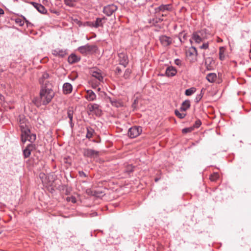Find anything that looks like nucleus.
I'll use <instances>...</instances> for the list:
<instances>
[{
    "mask_svg": "<svg viewBox=\"0 0 251 251\" xmlns=\"http://www.w3.org/2000/svg\"><path fill=\"white\" fill-rule=\"evenodd\" d=\"M52 87L51 83L46 84L41 87L39 97L34 98L32 100L37 107L41 105H46L51 101L55 95Z\"/></svg>",
    "mask_w": 251,
    "mask_h": 251,
    "instance_id": "f257e3e1",
    "label": "nucleus"
},
{
    "mask_svg": "<svg viewBox=\"0 0 251 251\" xmlns=\"http://www.w3.org/2000/svg\"><path fill=\"white\" fill-rule=\"evenodd\" d=\"M19 124L22 132L21 140L22 142L25 143L26 141H28L31 143H33L36 139V136L35 134L31 133L28 120L25 119L24 116H20Z\"/></svg>",
    "mask_w": 251,
    "mask_h": 251,
    "instance_id": "f03ea898",
    "label": "nucleus"
},
{
    "mask_svg": "<svg viewBox=\"0 0 251 251\" xmlns=\"http://www.w3.org/2000/svg\"><path fill=\"white\" fill-rule=\"evenodd\" d=\"M97 50V47L96 45H89V44L80 46L77 48L78 51L84 55L95 52Z\"/></svg>",
    "mask_w": 251,
    "mask_h": 251,
    "instance_id": "7ed1b4c3",
    "label": "nucleus"
},
{
    "mask_svg": "<svg viewBox=\"0 0 251 251\" xmlns=\"http://www.w3.org/2000/svg\"><path fill=\"white\" fill-rule=\"evenodd\" d=\"M142 127L140 126H134L130 127L128 131V136L130 138H134L141 134Z\"/></svg>",
    "mask_w": 251,
    "mask_h": 251,
    "instance_id": "20e7f679",
    "label": "nucleus"
},
{
    "mask_svg": "<svg viewBox=\"0 0 251 251\" xmlns=\"http://www.w3.org/2000/svg\"><path fill=\"white\" fill-rule=\"evenodd\" d=\"M118 7L114 4H111L104 6L103 8V13L107 16H111L117 10Z\"/></svg>",
    "mask_w": 251,
    "mask_h": 251,
    "instance_id": "39448f33",
    "label": "nucleus"
},
{
    "mask_svg": "<svg viewBox=\"0 0 251 251\" xmlns=\"http://www.w3.org/2000/svg\"><path fill=\"white\" fill-rule=\"evenodd\" d=\"M119 64L126 67L128 64L129 60L127 55L123 52L118 53Z\"/></svg>",
    "mask_w": 251,
    "mask_h": 251,
    "instance_id": "423d86ee",
    "label": "nucleus"
},
{
    "mask_svg": "<svg viewBox=\"0 0 251 251\" xmlns=\"http://www.w3.org/2000/svg\"><path fill=\"white\" fill-rule=\"evenodd\" d=\"M106 20L107 18L104 16L102 18H97L95 21H91L92 26V27L96 28H97L99 27H102Z\"/></svg>",
    "mask_w": 251,
    "mask_h": 251,
    "instance_id": "0eeeda50",
    "label": "nucleus"
},
{
    "mask_svg": "<svg viewBox=\"0 0 251 251\" xmlns=\"http://www.w3.org/2000/svg\"><path fill=\"white\" fill-rule=\"evenodd\" d=\"M32 143L28 144L25 148L23 150L24 158L29 157L31 154V151L35 149V145Z\"/></svg>",
    "mask_w": 251,
    "mask_h": 251,
    "instance_id": "6e6552de",
    "label": "nucleus"
},
{
    "mask_svg": "<svg viewBox=\"0 0 251 251\" xmlns=\"http://www.w3.org/2000/svg\"><path fill=\"white\" fill-rule=\"evenodd\" d=\"M88 108L90 112H94L97 116H100L101 110L100 109V105L97 103H92L88 105Z\"/></svg>",
    "mask_w": 251,
    "mask_h": 251,
    "instance_id": "1a4fd4ad",
    "label": "nucleus"
},
{
    "mask_svg": "<svg viewBox=\"0 0 251 251\" xmlns=\"http://www.w3.org/2000/svg\"><path fill=\"white\" fill-rule=\"evenodd\" d=\"M99 155V151L90 149H85L83 151V155L87 157H94Z\"/></svg>",
    "mask_w": 251,
    "mask_h": 251,
    "instance_id": "9d476101",
    "label": "nucleus"
},
{
    "mask_svg": "<svg viewBox=\"0 0 251 251\" xmlns=\"http://www.w3.org/2000/svg\"><path fill=\"white\" fill-rule=\"evenodd\" d=\"M159 40L161 44L164 47H167L170 45L172 43V39L171 37L166 35H162L159 37Z\"/></svg>",
    "mask_w": 251,
    "mask_h": 251,
    "instance_id": "9b49d317",
    "label": "nucleus"
},
{
    "mask_svg": "<svg viewBox=\"0 0 251 251\" xmlns=\"http://www.w3.org/2000/svg\"><path fill=\"white\" fill-rule=\"evenodd\" d=\"M171 4H161L157 7L154 8L155 13L158 14L160 12H165L166 11L171 10Z\"/></svg>",
    "mask_w": 251,
    "mask_h": 251,
    "instance_id": "f8f14e48",
    "label": "nucleus"
},
{
    "mask_svg": "<svg viewBox=\"0 0 251 251\" xmlns=\"http://www.w3.org/2000/svg\"><path fill=\"white\" fill-rule=\"evenodd\" d=\"M50 75L47 72H44L42 75V76L40 78L39 81L41 86L46 85V84L51 83L48 79L49 78Z\"/></svg>",
    "mask_w": 251,
    "mask_h": 251,
    "instance_id": "ddd939ff",
    "label": "nucleus"
},
{
    "mask_svg": "<svg viewBox=\"0 0 251 251\" xmlns=\"http://www.w3.org/2000/svg\"><path fill=\"white\" fill-rule=\"evenodd\" d=\"M31 4L40 13H41L42 14H46L47 13V10L42 4H41L40 3H37V2H31Z\"/></svg>",
    "mask_w": 251,
    "mask_h": 251,
    "instance_id": "4468645a",
    "label": "nucleus"
},
{
    "mask_svg": "<svg viewBox=\"0 0 251 251\" xmlns=\"http://www.w3.org/2000/svg\"><path fill=\"white\" fill-rule=\"evenodd\" d=\"M85 97L88 101H94L96 100L97 96L92 90H87Z\"/></svg>",
    "mask_w": 251,
    "mask_h": 251,
    "instance_id": "2eb2a0df",
    "label": "nucleus"
},
{
    "mask_svg": "<svg viewBox=\"0 0 251 251\" xmlns=\"http://www.w3.org/2000/svg\"><path fill=\"white\" fill-rule=\"evenodd\" d=\"M92 76L97 78L100 82L103 81V77L100 70L97 69L96 71H91Z\"/></svg>",
    "mask_w": 251,
    "mask_h": 251,
    "instance_id": "dca6fc26",
    "label": "nucleus"
},
{
    "mask_svg": "<svg viewBox=\"0 0 251 251\" xmlns=\"http://www.w3.org/2000/svg\"><path fill=\"white\" fill-rule=\"evenodd\" d=\"M176 74V70L172 66L167 68L165 71V75L168 77L175 76Z\"/></svg>",
    "mask_w": 251,
    "mask_h": 251,
    "instance_id": "f3484780",
    "label": "nucleus"
},
{
    "mask_svg": "<svg viewBox=\"0 0 251 251\" xmlns=\"http://www.w3.org/2000/svg\"><path fill=\"white\" fill-rule=\"evenodd\" d=\"M80 59L81 57L80 56H78L74 53H72L68 57V61L70 64H74L78 62Z\"/></svg>",
    "mask_w": 251,
    "mask_h": 251,
    "instance_id": "a211bd4d",
    "label": "nucleus"
},
{
    "mask_svg": "<svg viewBox=\"0 0 251 251\" xmlns=\"http://www.w3.org/2000/svg\"><path fill=\"white\" fill-rule=\"evenodd\" d=\"M52 53L54 56L63 57L67 54V52L63 49H56L52 50Z\"/></svg>",
    "mask_w": 251,
    "mask_h": 251,
    "instance_id": "6ab92c4d",
    "label": "nucleus"
},
{
    "mask_svg": "<svg viewBox=\"0 0 251 251\" xmlns=\"http://www.w3.org/2000/svg\"><path fill=\"white\" fill-rule=\"evenodd\" d=\"M72 89V85L70 83H65L63 85V91L65 94L71 93Z\"/></svg>",
    "mask_w": 251,
    "mask_h": 251,
    "instance_id": "aec40b11",
    "label": "nucleus"
},
{
    "mask_svg": "<svg viewBox=\"0 0 251 251\" xmlns=\"http://www.w3.org/2000/svg\"><path fill=\"white\" fill-rule=\"evenodd\" d=\"M190 107V101L189 100L184 101L179 108L180 111H185Z\"/></svg>",
    "mask_w": 251,
    "mask_h": 251,
    "instance_id": "412c9836",
    "label": "nucleus"
},
{
    "mask_svg": "<svg viewBox=\"0 0 251 251\" xmlns=\"http://www.w3.org/2000/svg\"><path fill=\"white\" fill-rule=\"evenodd\" d=\"M199 34V33H196L195 32L193 33L192 36V39L197 43H200L204 40L200 36Z\"/></svg>",
    "mask_w": 251,
    "mask_h": 251,
    "instance_id": "4be33fe9",
    "label": "nucleus"
},
{
    "mask_svg": "<svg viewBox=\"0 0 251 251\" xmlns=\"http://www.w3.org/2000/svg\"><path fill=\"white\" fill-rule=\"evenodd\" d=\"M87 133L86 135V138L90 139L92 137L94 133H95L94 129L90 126L86 127Z\"/></svg>",
    "mask_w": 251,
    "mask_h": 251,
    "instance_id": "5701e85b",
    "label": "nucleus"
},
{
    "mask_svg": "<svg viewBox=\"0 0 251 251\" xmlns=\"http://www.w3.org/2000/svg\"><path fill=\"white\" fill-rule=\"evenodd\" d=\"M217 77V75L215 73H209L207 75L206 78L207 81L209 82H214L216 78Z\"/></svg>",
    "mask_w": 251,
    "mask_h": 251,
    "instance_id": "b1692460",
    "label": "nucleus"
},
{
    "mask_svg": "<svg viewBox=\"0 0 251 251\" xmlns=\"http://www.w3.org/2000/svg\"><path fill=\"white\" fill-rule=\"evenodd\" d=\"M178 39L181 44H184L187 40V35L186 33L180 32L178 35Z\"/></svg>",
    "mask_w": 251,
    "mask_h": 251,
    "instance_id": "393cba45",
    "label": "nucleus"
},
{
    "mask_svg": "<svg viewBox=\"0 0 251 251\" xmlns=\"http://www.w3.org/2000/svg\"><path fill=\"white\" fill-rule=\"evenodd\" d=\"M212 62H213V60L211 58L208 57L205 59V65L208 70L212 69V67L211 66V64Z\"/></svg>",
    "mask_w": 251,
    "mask_h": 251,
    "instance_id": "a878e982",
    "label": "nucleus"
},
{
    "mask_svg": "<svg viewBox=\"0 0 251 251\" xmlns=\"http://www.w3.org/2000/svg\"><path fill=\"white\" fill-rule=\"evenodd\" d=\"M77 0H64L65 4L70 7H74L75 5Z\"/></svg>",
    "mask_w": 251,
    "mask_h": 251,
    "instance_id": "bb28decb",
    "label": "nucleus"
},
{
    "mask_svg": "<svg viewBox=\"0 0 251 251\" xmlns=\"http://www.w3.org/2000/svg\"><path fill=\"white\" fill-rule=\"evenodd\" d=\"M196 91V88L195 87H191L188 89H186L185 91V95L190 96L195 93Z\"/></svg>",
    "mask_w": 251,
    "mask_h": 251,
    "instance_id": "cd10ccee",
    "label": "nucleus"
},
{
    "mask_svg": "<svg viewBox=\"0 0 251 251\" xmlns=\"http://www.w3.org/2000/svg\"><path fill=\"white\" fill-rule=\"evenodd\" d=\"M74 111L72 108H69L67 110V117L69 119V122H73Z\"/></svg>",
    "mask_w": 251,
    "mask_h": 251,
    "instance_id": "c85d7f7f",
    "label": "nucleus"
},
{
    "mask_svg": "<svg viewBox=\"0 0 251 251\" xmlns=\"http://www.w3.org/2000/svg\"><path fill=\"white\" fill-rule=\"evenodd\" d=\"M175 114L178 118L181 119H183L186 115V113H181L177 109L175 110Z\"/></svg>",
    "mask_w": 251,
    "mask_h": 251,
    "instance_id": "c756f323",
    "label": "nucleus"
},
{
    "mask_svg": "<svg viewBox=\"0 0 251 251\" xmlns=\"http://www.w3.org/2000/svg\"><path fill=\"white\" fill-rule=\"evenodd\" d=\"M219 177V175L218 173H214L211 174L210 176V179L212 181H216Z\"/></svg>",
    "mask_w": 251,
    "mask_h": 251,
    "instance_id": "7c9ffc66",
    "label": "nucleus"
},
{
    "mask_svg": "<svg viewBox=\"0 0 251 251\" xmlns=\"http://www.w3.org/2000/svg\"><path fill=\"white\" fill-rule=\"evenodd\" d=\"M203 89H202L201 90V93L200 94H198L196 96V98L195 99V101L196 103H198L202 98L203 96V93L202 92Z\"/></svg>",
    "mask_w": 251,
    "mask_h": 251,
    "instance_id": "2f4dec72",
    "label": "nucleus"
},
{
    "mask_svg": "<svg viewBox=\"0 0 251 251\" xmlns=\"http://www.w3.org/2000/svg\"><path fill=\"white\" fill-rule=\"evenodd\" d=\"M189 52L190 55L195 54L197 56L198 55L197 49L195 47H191L189 49Z\"/></svg>",
    "mask_w": 251,
    "mask_h": 251,
    "instance_id": "473e14b6",
    "label": "nucleus"
},
{
    "mask_svg": "<svg viewBox=\"0 0 251 251\" xmlns=\"http://www.w3.org/2000/svg\"><path fill=\"white\" fill-rule=\"evenodd\" d=\"M110 103L112 106L116 107H119L121 106V103L115 99H113V101Z\"/></svg>",
    "mask_w": 251,
    "mask_h": 251,
    "instance_id": "72a5a7b5",
    "label": "nucleus"
},
{
    "mask_svg": "<svg viewBox=\"0 0 251 251\" xmlns=\"http://www.w3.org/2000/svg\"><path fill=\"white\" fill-rule=\"evenodd\" d=\"M194 127L191 126L189 127H186L182 130V132L184 134H186L189 132H192L194 130Z\"/></svg>",
    "mask_w": 251,
    "mask_h": 251,
    "instance_id": "f704fd0d",
    "label": "nucleus"
},
{
    "mask_svg": "<svg viewBox=\"0 0 251 251\" xmlns=\"http://www.w3.org/2000/svg\"><path fill=\"white\" fill-rule=\"evenodd\" d=\"M72 22L74 24H76L78 25V26L81 27L82 25V22L79 20L77 18H72Z\"/></svg>",
    "mask_w": 251,
    "mask_h": 251,
    "instance_id": "c9c22d12",
    "label": "nucleus"
},
{
    "mask_svg": "<svg viewBox=\"0 0 251 251\" xmlns=\"http://www.w3.org/2000/svg\"><path fill=\"white\" fill-rule=\"evenodd\" d=\"M130 74H131V71L129 69H126L124 73V78L125 79L128 78Z\"/></svg>",
    "mask_w": 251,
    "mask_h": 251,
    "instance_id": "e433bc0d",
    "label": "nucleus"
},
{
    "mask_svg": "<svg viewBox=\"0 0 251 251\" xmlns=\"http://www.w3.org/2000/svg\"><path fill=\"white\" fill-rule=\"evenodd\" d=\"M201 125V121L200 119H198L197 120H196L195 121L194 125L192 126L194 127V129L195 128H199Z\"/></svg>",
    "mask_w": 251,
    "mask_h": 251,
    "instance_id": "4c0bfd02",
    "label": "nucleus"
},
{
    "mask_svg": "<svg viewBox=\"0 0 251 251\" xmlns=\"http://www.w3.org/2000/svg\"><path fill=\"white\" fill-rule=\"evenodd\" d=\"M152 24H155L158 23H160L163 21V19L160 17V18H156L152 19Z\"/></svg>",
    "mask_w": 251,
    "mask_h": 251,
    "instance_id": "58836bf2",
    "label": "nucleus"
},
{
    "mask_svg": "<svg viewBox=\"0 0 251 251\" xmlns=\"http://www.w3.org/2000/svg\"><path fill=\"white\" fill-rule=\"evenodd\" d=\"M81 26L85 27L89 26L90 27H92V22L91 21H87L84 23L82 22Z\"/></svg>",
    "mask_w": 251,
    "mask_h": 251,
    "instance_id": "ea45409f",
    "label": "nucleus"
},
{
    "mask_svg": "<svg viewBox=\"0 0 251 251\" xmlns=\"http://www.w3.org/2000/svg\"><path fill=\"white\" fill-rule=\"evenodd\" d=\"M15 22L17 24H18L19 25L23 26L24 25L25 21L24 20H23L20 18H17L15 19Z\"/></svg>",
    "mask_w": 251,
    "mask_h": 251,
    "instance_id": "a19ab883",
    "label": "nucleus"
},
{
    "mask_svg": "<svg viewBox=\"0 0 251 251\" xmlns=\"http://www.w3.org/2000/svg\"><path fill=\"white\" fill-rule=\"evenodd\" d=\"M67 201H71L72 203H75L76 201V198L75 197L71 196L70 197H67Z\"/></svg>",
    "mask_w": 251,
    "mask_h": 251,
    "instance_id": "79ce46f5",
    "label": "nucleus"
},
{
    "mask_svg": "<svg viewBox=\"0 0 251 251\" xmlns=\"http://www.w3.org/2000/svg\"><path fill=\"white\" fill-rule=\"evenodd\" d=\"M196 33H199V35L203 39V40L205 38V32L204 30H200V31H198L197 32H196Z\"/></svg>",
    "mask_w": 251,
    "mask_h": 251,
    "instance_id": "37998d69",
    "label": "nucleus"
},
{
    "mask_svg": "<svg viewBox=\"0 0 251 251\" xmlns=\"http://www.w3.org/2000/svg\"><path fill=\"white\" fill-rule=\"evenodd\" d=\"M78 175L79 176L82 178L86 177L87 176V175L86 174V173L82 171H79Z\"/></svg>",
    "mask_w": 251,
    "mask_h": 251,
    "instance_id": "c03bdc74",
    "label": "nucleus"
},
{
    "mask_svg": "<svg viewBox=\"0 0 251 251\" xmlns=\"http://www.w3.org/2000/svg\"><path fill=\"white\" fill-rule=\"evenodd\" d=\"M209 47L208 43H204L200 47L201 49H207Z\"/></svg>",
    "mask_w": 251,
    "mask_h": 251,
    "instance_id": "a18cd8bd",
    "label": "nucleus"
},
{
    "mask_svg": "<svg viewBox=\"0 0 251 251\" xmlns=\"http://www.w3.org/2000/svg\"><path fill=\"white\" fill-rule=\"evenodd\" d=\"M22 17L24 20V21L26 23L27 26H29L30 25L32 26L33 25L31 23H30L28 20H27L26 19L24 16H22Z\"/></svg>",
    "mask_w": 251,
    "mask_h": 251,
    "instance_id": "49530a36",
    "label": "nucleus"
},
{
    "mask_svg": "<svg viewBox=\"0 0 251 251\" xmlns=\"http://www.w3.org/2000/svg\"><path fill=\"white\" fill-rule=\"evenodd\" d=\"M182 61L179 59H176L175 60V63L177 66H180L181 65Z\"/></svg>",
    "mask_w": 251,
    "mask_h": 251,
    "instance_id": "de8ad7c7",
    "label": "nucleus"
},
{
    "mask_svg": "<svg viewBox=\"0 0 251 251\" xmlns=\"http://www.w3.org/2000/svg\"><path fill=\"white\" fill-rule=\"evenodd\" d=\"M122 70L121 69V68L120 67H117L116 68L115 73L117 75H120L122 73Z\"/></svg>",
    "mask_w": 251,
    "mask_h": 251,
    "instance_id": "09e8293b",
    "label": "nucleus"
},
{
    "mask_svg": "<svg viewBox=\"0 0 251 251\" xmlns=\"http://www.w3.org/2000/svg\"><path fill=\"white\" fill-rule=\"evenodd\" d=\"M224 58V56L223 55V53L222 52V51L220 50V52H219V59L221 60H223Z\"/></svg>",
    "mask_w": 251,
    "mask_h": 251,
    "instance_id": "8fccbe9b",
    "label": "nucleus"
},
{
    "mask_svg": "<svg viewBox=\"0 0 251 251\" xmlns=\"http://www.w3.org/2000/svg\"><path fill=\"white\" fill-rule=\"evenodd\" d=\"M106 99L108 100V101H109L110 103H111V101H113V99L111 98V97H107L106 98Z\"/></svg>",
    "mask_w": 251,
    "mask_h": 251,
    "instance_id": "3c124183",
    "label": "nucleus"
},
{
    "mask_svg": "<svg viewBox=\"0 0 251 251\" xmlns=\"http://www.w3.org/2000/svg\"><path fill=\"white\" fill-rule=\"evenodd\" d=\"M69 124L71 128L73 129L74 126V123L73 122H69Z\"/></svg>",
    "mask_w": 251,
    "mask_h": 251,
    "instance_id": "603ef678",
    "label": "nucleus"
},
{
    "mask_svg": "<svg viewBox=\"0 0 251 251\" xmlns=\"http://www.w3.org/2000/svg\"><path fill=\"white\" fill-rule=\"evenodd\" d=\"M4 11L0 7V15H3L4 14Z\"/></svg>",
    "mask_w": 251,
    "mask_h": 251,
    "instance_id": "864d4df0",
    "label": "nucleus"
},
{
    "mask_svg": "<svg viewBox=\"0 0 251 251\" xmlns=\"http://www.w3.org/2000/svg\"><path fill=\"white\" fill-rule=\"evenodd\" d=\"M92 215V217H94V216H97V212H93L91 214Z\"/></svg>",
    "mask_w": 251,
    "mask_h": 251,
    "instance_id": "5fc2aeb1",
    "label": "nucleus"
},
{
    "mask_svg": "<svg viewBox=\"0 0 251 251\" xmlns=\"http://www.w3.org/2000/svg\"><path fill=\"white\" fill-rule=\"evenodd\" d=\"M92 141L93 142H95V143H100V140H93Z\"/></svg>",
    "mask_w": 251,
    "mask_h": 251,
    "instance_id": "6e6d98bb",
    "label": "nucleus"
},
{
    "mask_svg": "<svg viewBox=\"0 0 251 251\" xmlns=\"http://www.w3.org/2000/svg\"><path fill=\"white\" fill-rule=\"evenodd\" d=\"M53 13L56 14V15H58L59 13V12L57 11H53Z\"/></svg>",
    "mask_w": 251,
    "mask_h": 251,
    "instance_id": "4d7b16f0",
    "label": "nucleus"
},
{
    "mask_svg": "<svg viewBox=\"0 0 251 251\" xmlns=\"http://www.w3.org/2000/svg\"><path fill=\"white\" fill-rule=\"evenodd\" d=\"M133 171V169H132H132H130V170H128L127 171V172H128L129 173L132 172Z\"/></svg>",
    "mask_w": 251,
    "mask_h": 251,
    "instance_id": "13d9d810",
    "label": "nucleus"
},
{
    "mask_svg": "<svg viewBox=\"0 0 251 251\" xmlns=\"http://www.w3.org/2000/svg\"><path fill=\"white\" fill-rule=\"evenodd\" d=\"M159 75H160V76H164V75H164V74H159Z\"/></svg>",
    "mask_w": 251,
    "mask_h": 251,
    "instance_id": "bf43d9fd",
    "label": "nucleus"
},
{
    "mask_svg": "<svg viewBox=\"0 0 251 251\" xmlns=\"http://www.w3.org/2000/svg\"><path fill=\"white\" fill-rule=\"evenodd\" d=\"M158 179H159L158 178H156L155 179V181L156 182L158 180Z\"/></svg>",
    "mask_w": 251,
    "mask_h": 251,
    "instance_id": "052dcab7",
    "label": "nucleus"
},
{
    "mask_svg": "<svg viewBox=\"0 0 251 251\" xmlns=\"http://www.w3.org/2000/svg\"><path fill=\"white\" fill-rule=\"evenodd\" d=\"M100 88H99L98 89V91H100Z\"/></svg>",
    "mask_w": 251,
    "mask_h": 251,
    "instance_id": "680f3d73",
    "label": "nucleus"
},
{
    "mask_svg": "<svg viewBox=\"0 0 251 251\" xmlns=\"http://www.w3.org/2000/svg\"><path fill=\"white\" fill-rule=\"evenodd\" d=\"M45 1H46V2H47V1H47V0H43V2H44Z\"/></svg>",
    "mask_w": 251,
    "mask_h": 251,
    "instance_id": "e2e57ef3",
    "label": "nucleus"
},
{
    "mask_svg": "<svg viewBox=\"0 0 251 251\" xmlns=\"http://www.w3.org/2000/svg\"><path fill=\"white\" fill-rule=\"evenodd\" d=\"M190 42L191 43H192V41L191 40H190Z\"/></svg>",
    "mask_w": 251,
    "mask_h": 251,
    "instance_id": "0e129e2a",
    "label": "nucleus"
},
{
    "mask_svg": "<svg viewBox=\"0 0 251 251\" xmlns=\"http://www.w3.org/2000/svg\"><path fill=\"white\" fill-rule=\"evenodd\" d=\"M163 16H164V15L162 14V17H163Z\"/></svg>",
    "mask_w": 251,
    "mask_h": 251,
    "instance_id": "69168bd1",
    "label": "nucleus"
},
{
    "mask_svg": "<svg viewBox=\"0 0 251 251\" xmlns=\"http://www.w3.org/2000/svg\"><path fill=\"white\" fill-rule=\"evenodd\" d=\"M136 0H134V1H135Z\"/></svg>",
    "mask_w": 251,
    "mask_h": 251,
    "instance_id": "338daca9",
    "label": "nucleus"
}]
</instances>
